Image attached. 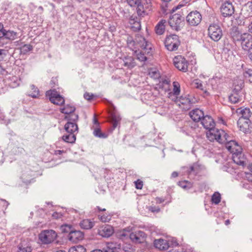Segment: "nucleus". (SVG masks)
I'll return each mask as SVG.
<instances>
[{
  "label": "nucleus",
  "mask_w": 252,
  "mask_h": 252,
  "mask_svg": "<svg viewBox=\"0 0 252 252\" xmlns=\"http://www.w3.org/2000/svg\"><path fill=\"white\" fill-rule=\"evenodd\" d=\"M237 114L240 116V118H244L246 119H249L251 116V112L249 108H240L236 110Z\"/></svg>",
  "instance_id": "a878e982"
},
{
  "label": "nucleus",
  "mask_w": 252,
  "mask_h": 252,
  "mask_svg": "<svg viewBox=\"0 0 252 252\" xmlns=\"http://www.w3.org/2000/svg\"><path fill=\"white\" fill-rule=\"evenodd\" d=\"M62 137L63 140L67 143H74L76 141V134L74 133H67Z\"/></svg>",
  "instance_id": "473e14b6"
},
{
  "label": "nucleus",
  "mask_w": 252,
  "mask_h": 252,
  "mask_svg": "<svg viewBox=\"0 0 252 252\" xmlns=\"http://www.w3.org/2000/svg\"><path fill=\"white\" fill-rule=\"evenodd\" d=\"M136 48L140 47L141 49L143 50L145 53L147 55H151V51L152 50V45L146 39L140 34L136 36L134 41Z\"/></svg>",
  "instance_id": "20e7f679"
},
{
  "label": "nucleus",
  "mask_w": 252,
  "mask_h": 252,
  "mask_svg": "<svg viewBox=\"0 0 252 252\" xmlns=\"http://www.w3.org/2000/svg\"><path fill=\"white\" fill-rule=\"evenodd\" d=\"M174 66L179 70L186 72L188 68V62L186 59L180 55L175 56L173 58Z\"/></svg>",
  "instance_id": "9d476101"
},
{
  "label": "nucleus",
  "mask_w": 252,
  "mask_h": 252,
  "mask_svg": "<svg viewBox=\"0 0 252 252\" xmlns=\"http://www.w3.org/2000/svg\"><path fill=\"white\" fill-rule=\"evenodd\" d=\"M76 122L68 120L67 123L64 126V129L67 133H77L78 132V127L76 123Z\"/></svg>",
  "instance_id": "4be33fe9"
},
{
  "label": "nucleus",
  "mask_w": 252,
  "mask_h": 252,
  "mask_svg": "<svg viewBox=\"0 0 252 252\" xmlns=\"http://www.w3.org/2000/svg\"><path fill=\"white\" fill-rule=\"evenodd\" d=\"M28 93L30 96L34 98H38L40 96L38 89L34 85H30Z\"/></svg>",
  "instance_id": "cd10ccee"
},
{
  "label": "nucleus",
  "mask_w": 252,
  "mask_h": 252,
  "mask_svg": "<svg viewBox=\"0 0 252 252\" xmlns=\"http://www.w3.org/2000/svg\"><path fill=\"white\" fill-rule=\"evenodd\" d=\"M98 219L103 222H109L112 218V215L110 214H98Z\"/></svg>",
  "instance_id": "e433bc0d"
},
{
  "label": "nucleus",
  "mask_w": 252,
  "mask_h": 252,
  "mask_svg": "<svg viewBox=\"0 0 252 252\" xmlns=\"http://www.w3.org/2000/svg\"><path fill=\"white\" fill-rule=\"evenodd\" d=\"M94 134L99 138H105L107 137V134L102 133L100 129L98 128H95L94 131Z\"/></svg>",
  "instance_id": "a18cd8bd"
},
{
  "label": "nucleus",
  "mask_w": 252,
  "mask_h": 252,
  "mask_svg": "<svg viewBox=\"0 0 252 252\" xmlns=\"http://www.w3.org/2000/svg\"><path fill=\"white\" fill-rule=\"evenodd\" d=\"M135 53L136 54L137 59L141 62H145L147 59V56H151L152 55V51H151V55H147L143 51V50L141 49L140 51L139 52L137 51H135Z\"/></svg>",
  "instance_id": "2f4dec72"
},
{
  "label": "nucleus",
  "mask_w": 252,
  "mask_h": 252,
  "mask_svg": "<svg viewBox=\"0 0 252 252\" xmlns=\"http://www.w3.org/2000/svg\"><path fill=\"white\" fill-rule=\"evenodd\" d=\"M222 144H225L226 148L230 153H232V155L236 153H241L242 152V148L241 146H239L235 141L231 140L228 134V140Z\"/></svg>",
  "instance_id": "4468645a"
},
{
  "label": "nucleus",
  "mask_w": 252,
  "mask_h": 252,
  "mask_svg": "<svg viewBox=\"0 0 252 252\" xmlns=\"http://www.w3.org/2000/svg\"><path fill=\"white\" fill-rule=\"evenodd\" d=\"M220 12L224 17H229L234 13V8L231 2L226 1L221 5Z\"/></svg>",
  "instance_id": "f3484780"
},
{
  "label": "nucleus",
  "mask_w": 252,
  "mask_h": 252,
  "mask_svg": "<svg viewBox=\"0 0 252 252\" xmlns=\"http://www.w3.org/2000/svg\"><path fill=\"white\" fill-rule=\"evenodd\" d=\"M91 252H103L102 251L98 249H96L92 251Z\"/></svg>",
  "instance_id": "774afa93"
},
{
  "label": "nucleus",
  "mask_w": 252,
  "mask_h": 252,
  "mask_svg": "<svg viewBox=\"0 0 252 252\" xmlns=\"http://www.w3.org/2000/svg\"><path fill=\"white\" fill-rule=\"evenodd\" d=\"M6 55V51L3 49H0V61H3L5 58Z\"/></svg>",
  "instance_id": "864d4df0"
},
{
  "label": "nucleus",
  "mask_w": 252,
  "mask_h": 252,
  "mask_svg": "<svg viewBox=\"0 0 252 252\" xmlns=\"http://www.w3.org/2000/svg\"><path fill=\"white\" fill-rule=\"evenodd\" d=\"M178 185L184 189H190L192 187V184L187 181H180L178 183Z\"/></svg>",
  "instance_id": "ea45409f"
},
{
  "label": "nucleus",
  "mask_w": 252,
  "mask_h": 252,
  "mask_svg": "<svg viewBox=\"0 0 252 252\" xmlns=\"http://www.w3.org/2000/svg\"><path fill=\"white\" fill-rule=\"evenodd\" d=\"M75 110V107L70 105H66L63 108L60 109L61 112L62 113L68 115L65 117V119L74 122L77 121L78 119V115L73 113Z\"/></svg>",
  "instance_id": "9b49d317"
},
{
  "label": "nucleus",
  "mask_w": 252,
  "mask_h": 252,
  "mask_svg": "<svg viewBox=\"0 0 252 252\" xmlns=\"http://www.w3.org/2000/svg\"><path fill=\"white\" fill-rule=\"evenodd\" d=\"M71 225L65 224L61 226V229L63 233H70V232L71 231Z\"/></svg>",
  "instance_id": "de8ad7c7"
},
{
  "label": "nucleus",
  "mask_w": 252,
  "mask_h": 252,
  "mask_svg": "<svg viewBox=\"0 0 252 252\" xmlns=\"http://www.w3.org/2000/svg\"><path fill=\"white\" fill-rule=\"evenodd\" d=\"M65 151L64 150H56L55 151L54 154L56 155H61L63 153H65Z\"/></svg>",
  "instance_id": "bf43d9fd"
},
{
  "label": "nucleus",
  "mask_w": 252,
  "mask_h": 252,
  "mask_svg": "<svg viewBox=\"0 0 252 252\" xmlns=\"http://www.w3.org/2000/svg\"><path fill=\"white\" fill-rule=\"evenodd\" d=\"M135 7L137 15L144 17L152 10V3L151 0H140Z\"/></svg>",
  "instance_id": "7ed1b4c3"
},
{
  "label": "nucleus",
  "mask_w": 252,
  "mask_h": 252,
  "mask_svg": "<svg viewBox=\"0 0 252 252\" xmlns=\"http://www.w3.org/2000/svg\"><path fill=\"white\" fill-rule=\"evenodd\" d=\"M220 194L218 192H215L212 196V201L215 204H218L220 202Z\"/></svg>",
  "instance_id": "37998d69"
},
{
  "label": "nucleus",
  "mask_w": 252,
  "mask_h": 252,
  "mask_svg": "<svg viewBox=\"0 0 252 252\" xmlns=\"http://www.w3.org/2000/svg\"><path fill=\"white\" fill-rule=\"evenodd\" d=\"M248 30L250 32L252 33V22L249 24L248 26Z\"/></svg>",
  "instance_id": "052dcab7"
},
{
  "label": "nucleus",
  "mask_w": 252,
  "mask_h": 252,
  "mask_svg": "<svg viewBox=\"0 0 252 252\" xmlns=\"http://www.w3.org/2000/svg\"><path fill=\"white\" fill-rule=\"evenodd\" d=\"M131 231L132 228L128 227L121 230H120L118 233V234L121 238H123L124 237H125L128 235L129 236V234Z\"/></svg>",
  "instance_id": "c9c22d12"
},
{
  "label": "nucleus",
  "mask_w": 252,
  "mask_h": 252,
  "mask_svg": "<svg viewBox=\"0 0 252 252\" xmlns=\"http://www.w3.org/2000/svg\"><path fill=\"white\" fill-rule=\"evenodd\" d=\"M184 19L180 14L176 13L172 15L168 21L170 27L176 31H178L183 25Z\"/></svg>",
  "instance_id": "1a4fd4ad"
},
{
  "label": "nucleus",
  "mask_w": 252,
  "mask_h": 252,
  "mask_svg": "<svg viewBox=\"0 0 252 252\" xmlns=\"http://www.w3.org/2000/svg\"><path fill=\"white\" fill-rule=\"evenodd\" d=\"M57 237V233L53 230H45L39 234V239L43 244H48L53 242Z\"/></svg>",
  "instance_id": "0eeeda50"
},
{
  "label": "nucleus",
  "mask_w": 252,
  "mask_h": 252,
  "mask_svg": "<svg viewBox=\"0 0 252 252\" xmlns=\"http://www.w3.org/2000/svg\"><path fill=\"white\" fill-rule=\"evenodd\" d=\"M98 211H105L106 209L105 208L101 209L100 207L97 206L96 207Z\"/></svg>",
  "instance_id": "69168bd1"
},
{
  "label": "nucleus",
  "mask_w": 252,
  "mask_h": 252,
  "mask_svg": "<svg viewBox=\"0 0 252 252\" xmlns=\"http://www.w3.org/2000/svg\"><path fill=\"white\" fill-rule=\"evenodd\" d=\"M232 159L235 163L238 165H245L244 160V157L241 153H236L232 155Z\"/></svg>",
  "instance_id": "c756f323"
},
{
  "label": "nucleus",
  "mask_w": 252,
  "mask_h": 252,
  "mask_svg": "<svg viewBox=\"0 0 252 252\" xmlns=\"http://www.w3.org/2000/svg\"><path fill=\"white\" fill-rule=\"evenodd\" d=\"M183 5V4H179L175 8L173 9V10H176L181 7Z\"/></svg>",
  "instance_id": "0e129e2a"
},
{
  "label": "nucleus",
  "mask_w": 252,
  "mask_h": 252,
  "mask_svg": "<svg viewBox=\"0 0 252 252\" xmlns=\"http://www.w3.org/2000/svg\"><path fill=\"white\" fill-rule=\"evenodd\" d=\"M232 37L235 42L240 43L242 48L246 51L252 48V35L249 33H242L238 31L232 33Z\"/></svg>",
  "instance_id": "f03ea898"
},
{
  "label": "nucleus",
  "mask_w": 252,
  "mask_h": 252,
  "mask_svg": "<svg viewBox=\"0 0 252 252\" xmlns=\"http://www.w3.org/2000/svg\"><path fill=\"white\" fill-rule=\"evenodd\" d=\"M155 200H156V203H159V204L162 203L164 201V199H163L162 198H160V197L156 198Z\"/></svg>",
  "instance_id": "13d9d810"
},
{
  "label": "nucleus",
  "mask_w": 252,
  "mask_h": 252,
  "mask_svg": "<svg viewBox=\"0 0 252 252\" xmlns=\"http://www.w3.org/2000/svg\"><path fill=\"white\" fill-rule=\"evenodd\" d=\"M239 83V85H238L237 88H236V86L235 87L232 93L229 97V100L232 103L235 104L242 100V95L240 94L239 91L241 90L243 87V82L242 81L240 80Z\"/></svg>",
  "instance_id": "2eb2a0df"
},
{
  "label": "nucleus",
  "mask_w": 252,
  "mask_h": 252,
  "mask_svg": "<svg viewBox=\"0 0 252 252\" xmlns=\"http://www.w3.org/2000/svg\"><path fill=\"white\" fill-rule=\"evenodd\" d=\"M248 169L250 170V173H252V163L251 164H250L248 166Z\"/></svg>",
  "instance_id": "e2e57ef3"
},
{
  "label": "nucleus",
  "mask_w": 252,
  "mask_h": 252,
  "mask_svg": "<svg viewBox=\"0 0 252 252\" xmlns=\"http://www.w3.org/2000/svg\"><path fill=\"white\" fill-rule=\"evenodd\" d=\"M149 74L150 76L154 79H158V78H159V77H160L159 72L156 70L151 69L149 71Z\"/></svg>",
  "instance_id": "49530a36"
},
{
  "label": "nucleus",
  "mask_w": 252,
  "mask_h": 252,
  "mask_svg": "<svg viewBox=\"0 0 252 252\" xmlns=\"http://www.w3.org/2000/svg\"><path fill=\"white\" fill-rule=\"evenodd\" d=\"M4 36L6 38L8 39L9 40H14L17 37V33L13 31H5L4 30Z\"/></svg>",
  "instance_id": "4c0bfd02"
},
{
  "label": "nucleus",
  "mask_w": 252,
  "mask_h": 252,
  "mask_svg": "<svg viewBox=\"0 0 252 252\" xmlns=\"http://www.w3.org/2000/svg\"><path fill=\"white\" fill-rule=\"evenodd\" d=\"M193 87L195 88L200 90L204 93H207L206 88L200 80H196L193 83Z\"/></svg>",
  "instance_id": "58836bf2"
},
{
  "label": "nucleus",
  "mask_w": 252,
  "mask_h": 252,
  "mask_svg": "<svg viewBox=\"0 0 252 252\" xmlns=\"http://www.w3.org/2000/svg\"><path fill=\"white\" fill-rule=\"evenodd\" d=\"M85 249L81 245L74 246L69 249L68 252H85Z\"/></svg>",
  "instance_id": "79ce46f5"
},
{
  "label": "nucleus",
  "mask_w": 252,
  "mask_h": 252,
  "mask_svg": "<svg viewBox=\"0 0 252 252\" xmlns=\"http://www.w3.org/2000/svg\"><path fill=\"white\" fill-rule=\"evenodd\" d=\"M164 44L167 49L170 51H176L180 45L178 36L172 34L166 37Z\"/></svg>",
  "instance_id": "39448f33"
},
{
  "label": "nucleus",
  "mask_w": 252,
  "mask_h": 252,
  "mask_svg": "<svg viewBox=\"0 0 252 252\" xmlns=\"http://www.w3.org/2000/svg\"><path fill=\"white\" fill-rule=\"evenodd\" d=\"M124 65L127 68L131 69L136 65V63L133 57L128 56L124 59Z\"/></svg>",
  "instance_id": "c85d7f7f"
},
{
  "label": "nucleus",
  "mask_w": 252,
  "mask_h": 252,
  "mask_svg": "<svg viewBox=\"0 0 252 252\" xmlns=\"http://www.w3.org/2000/svg\"><path fill=\"white\" fill-rule=\"evenodd\" d=\"M245 78L248 80L250 83H252V69H248L243 73Z\"/></svg>",
  "instance_id": "c03bdc74"
},
{
  "label": "nucleus",
  "mask_w": 252,
  "mask_h": 252,
  "mask_svg": "<svg viewBox=\"0 0 252 252\" xmlns=\"http://www.w3.org/2000/svg\"><path fill=\"white\" fill-rule=\"evenodd\" d=\"M209 37L214 41L220 40L222 36V32L220 27L215 24H211L208 28Z\"/></svg>",
  "instance_id": "423d86ee"
},
{
  "label": "nucleus",
  "mask_w": 252,
  "mask_h": 252,
  "mask_svg": "<svg viewBox=\"0 0 252 252\" xmlns=\"http://www.w3.org/2000/svg\"><path fill=\"white\" fill-rule=\"evenodd\" d=\"M126 2L128 4L129 6L131 7H134L136 6V5L137 4L138 1L140 0H126Z\"/></svg>",
  "instance_id": "3c124183"
},
{
  "label": "nucleus",
  "mask_w": 252,
  "mask_h": 252,
  "mask_svg": "<svg viewBox=\"0 0 252 252\" xmlns=\"http://www.w3.org/2000/svg\"><path fill=\"white\" fill-rule=\"evenodd\" d=\"M19 252H31L32 249L31 247L28 244L25 243H21L18 247Z\"/></svg>",
  "instance_id": "f704fd0d"
},
{
  "label": "nucleus",
  "mask_w": 252,
  "mask_h": 252,
  "mask_svg": "<svg viewBox=\"0 0 252 252\" xmlns=\"http://www.w3.org/2000/svg\"><path fill=\"white\" fill-rule=\"evenodd\" d=\"M129 23L132 25L131 26V28L134 30L137 31L140 30L141 24L136 17L133 18V16H132L129 19Z\"/></svg>",
  "instance_id": "72a5a7b5"
},
{
  "label": "nucleus",
  "mask_w": 252,
  "mask_h": 252,
  "mask_svg": "<svg viewBox=\"0 0 252 252\" xmlns=\"http://www.w3.org/2000/svg\"><path fill=\"white\" fill-rule=\"evenodd\" d=\"M178 176V173L177 172H173L172 173V177L173 178L177 177Z\"/></svg>",
  "instance_id": "680f3d73"
},
{
  "label": "nucleus",
  "mask_w": 252,
  "mask_h": 252,
  "mask_svg": "<svg viewBox=\"0 0 252 252\" xmlns=\"http://www.w3.org/2000/svg\"><path fill=\"white\" fill-rule=\"evenodd\" d=\"M129 238L132 242L135 243H142L146 240V235L142 231L138 230L131 231L129 234Z\"/></svg>",
  "instance_id": "dca6fc26"
},
{
  "label": "nucleus",
  "mask_w": 252,
  "mask_h": 252,
  "mask_svg": "<svg viewBox=\"0 0 252 252\" xmlns=\"http://www.w3.org/2000/svg\"><path fill=\"white\" fill-rule=\"evenodd\" d=\"M94 124H96V125H98L99 124L97 120L95 117L94 118Z\"/></svg>",
  "instance_id": "338daca9"
},
{
  "label": "nucleus",
  "mask_w": 252,
  "mask_h": 252,
  "mask_svg": "<svg viewBox=\"0 0 252 252\" xmlns=\"http://www.w3.org/2000/svg\"><path fill=\"white\" fill-rule=\"evenodd\" d=\"M191 119L194 122H199L204 117V114L202 110L196 108L189 112Z\"/></svg>",
  "instance_id": "412c9836"
},
{
  "label": "nucleus",
  "mask_w": 252,
  "mask_h": 252,
  "mask_svg": "<svg viewBox=\"0 0 252 252\" xmlns=\"http://www.w3.org/2000/svg\"><path fill=\"white\" fill-rule=\"evenodd\" d=\"M114 232L113 227L108 224L101 226L98 229V234L103 237H109Z\"/></svg>",
  "instance_id": "a211bd4d"
},
{
  "label": "nucleus",
  "mask_w": 252,
  "mask_h": 252,
  "mask_svg": "<svg viewBox=\"0 0 252 252\" xmlns=\"http://www.w3.org/2000/svg\"><path fill=\"white\" fill-rule=\"evenodd\" d=\"M187 21L191 26H197L201 21L202 16L197 11H191L187 16Z\"/></svg>",
  "instance_id": "f8f14e48"
},
{
  "label": "nucleus",
  "mask_w": 252,
  "mask_h": 252,
  "mask_svg": "<svg viewBox=\"0 0 252 252\" xmlns=\"http://www.w3.org/2000/svg\"><path fill=\"white\" fill-rule=\"evenodd\" d=\"M46 96L53 104L61 105L64 103V99L55 90H50L46 92Z\"/></svg>",
  "instance_id": "6e6552de"
},
{
  "label": "nucleus",
  "mask_w": 252,
  "mask_h": 252,
  "mask_svg": "<svg viewBox=\"0 0 252 252\" xmlns=\"http://www.w3.org/2000/svg\"><path fill=\"white\" fill-rule=\"evenodd\" d=\"M95 224V221L94 219H86L81 220L80 222V227L84 229H90Z\"/></svg>",
  "instance_id": "b1692460"
},
{
  "label": "nucleus",
  "mask_w": 252,
  "mask_h": 252,
  "mask_svg": "<svg viewBox=\"0 0 252 252\" xmlns=\"http://www.w3.org/2000/svg\"><path fill=\"white\" fill-rule=\"evenodd\" d=\"M246 178L248 181L252 182V173H246Z\"/></svg>",
  "instance_id": "4d7b16f0"
},
{
  "label": "nucleus",
  "mask_w": 252,
  "mask_h": 252,
  "mask_svg": "<svg viewBox=\"0 0 252 252\" xmlns=\"http://www.w3.org/2000/svg\"><path fill=\"white\" fill-rule=\"evenodd\" d=\"M182 110H188L190 108L191 101L187 95L177 96L176 99L172 100Z\"/></svg>",
  "instance_id": "ddd939ff"
},
{
  "label": "nucleus",
  "mask_w": 252,
  "mask_h": 252,
  "mask_svg": "<svg viewBox=\"0 0 252 252\" xmlns=\"http://www.w3.org/2000/svg\"><path fill=\"white\" fill-rule=\"evenodd\" d=\"M3 25L2 24L0 23V38L3 37L4 35V30H3Z\"/></svg>",
  "instance_id": "6e6d98bb"
},
{
  "label": "nucleus",
  "mask_w": 252,
  "mask_h": 252,
  "mask_svg": "<svg viewBox=\"0 0 252 252\" xmlns=\"http://www.w3.org/2000/svg\"><path fill=\"white\" fill-rule=\"evenodd\" d=\"M250 120L244 118H239L237 124L240 130L244 133L247 132L249 129Z\"/></svg>",
  "instance_id": "5701e85b"
},
{
  "label": "nucleus",
  "mask_w": 252,
  "mask_h": 252,
  "mask_svg": "<svg viewBox=\"0 0 252 252\" xmlns=\"http://www.w3.org/2000/svg\"><path fill=\"white\" fill-rule=\"evenodd\" d=\"M32 49V46L30 44H25L20 48V52L21 54H27Z\"/></svg>",
  "instance_id": "a19ab883"
},
{
  "label": "nucleus",
  "mask_w": 252,
  "mask_h": 252,
  "mask_svg": "<svg viewBox=\"0 0 252 252\" xmlns=\"http://www.w3.org/2000/svg\"><path fill=\"white\" fill-rule=\"evenodd\" d=\"M63 215L61 213L55 212L52 214V217L55 219H60L62 217Z\"/></svg>",
  "instance_id": "5fc2aeb1"
},
{
  "label": "nucleus",
  "mask_w": 252,
  "mask_h": 252,
  "mask_svg": "<svg viewBox=\"0 0 252 252\" xmlns=\"http://www.w3.org/2000/svg\"><path fill=\"white\" fill-rule=\"evenodd\" d=\"M201 124L205 128L209 129L206 135L210 141L215 140L219 143H222L228 140V134L224 130L214 128L215 123L211 116H204L202 120Z\"/></svg>",
  "instance_id": "f257e3e1"
},
{
  "label": "nucleus",
  "mask_w": 252,
  "mask_h": 252,
  "mask_svg": "<svg viewBox=\"0 0 252 252\" xmlns=\"http://www.w3.org/2000/svg\"><path fill=\"white\" fill-rule=\"evenodd\" d=\"M149 211L152 213H158L160 211V208L156 206H150L147 207Z\"/></svg>",
  "instance_id": "09e8293b"
},
{
  "label": "nucleus",
  "mask_w": 252,
  "mask_h": 252,
  "mask_svg": "<svg viewBox=\"0 0 252 252\" xmlns=\"http://www.w3.org/2000/svg\"><path fill=\"white\" fill-rule=\"evenodd\" d=\"M242 13L246 17H252V1L248 2L242 9Z\"/></svg>",
  "instance_id": "bb28decb"
},
{
  "label": "nucleus",
  "mask_w": 252,
  "mask_h": 252,
  "mask_svg": "<svg viewBox=\"0 0 252 252\" xmlns=\"http://www.w3.org/2000/svg\"><path fill=\"white\" fill-rule=\"evenodd\" d=\"M83 238L84 234L79 230L71 231L68 236L69 240L75 243L83 240Z\"/></svg>",
  "instance_id": "aec40b11"
},
{
  "label": "nucleus",
  "mask_w": 252,
  "mask_h": 252,
  "mask_svg": "<svg viewBox=\"0 0 252 252\" xmlns=\"http://www.w3.org/2000/svg\"><path fill=\"white\" fill-rule=\"evenodd\" d=\"M180 92L181 88L179 83L174 81L173 82L172 91L168 93L167 97L171 100L176 99V97L180 94Z\"/></svg>",
  "instance_id": "6ab92c4d"
},
{
  "label": "nucleus",
  "mask_w": 252,
  "mask_h": 252,
  "mask_svg": "<svg viewBox=\"0 0 252 252\" xmlns=\"http://www.w3.org/2000/svg\"><path fill=\"white\" fill-rule=\"evenodd\" d=\"M134 184L135 186V188L138 189H141L143 186V183L140 179H138L136 181L134 182Z\"/></svg>",
  "instance_id": "8fccbe9b"
},
{
  "label": "nucleus",
  "mask_w": 252,
  "mask_h": 252,
  "mask_svg": "<svg viewBox=\"0 0 252 252\" xmlns=\"http://www.w3.org/2000/svg\"><path fill=\"white\" fill-rule=\"evenodd\" d=\"M154 245L156 248L160 250H167L169 247L167 241L162 239L155 240Z\"/></svg>",
  "instance_id": "393cba45"
},
{
  "label": "nucleus",
  "mask_w": 252,
  "mask_h": 252,
  "mask_svg": "<svg viewBox=\"0 0 252 252\" xmlns=\"http://www.w3.org/2000/svg\"><path fill=\"white\" fill-rule=\"evenodd\" d=\"M84 98L88 100H91L93 99L94 95L93 94L85 93L84 94Z\"/></svg>",
  "instance_id": "603ef678"
},
{
  "label": "nucleus",
  "mask_w": 252,
  "mask_h": 252,
  "mask_svg": "<svg viewBox=\"0 0 252 252\" xmlns=\"http://www.w3.org/2000/svg\"><path fill=\"white\" fill-rule=\"evenodd\" d=\"M166 21L165 20H161L156 26L155 28L156 32L159 35L162 34L165 29Z\"/></svg>",
  "instance_id": "7c9ffc66"
}]
</instances>
